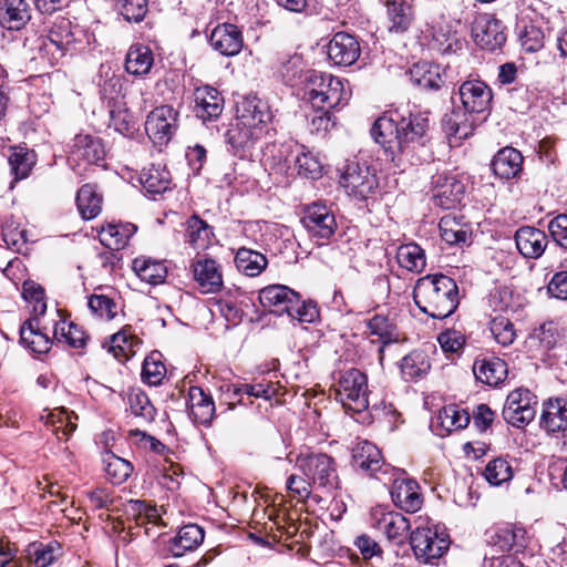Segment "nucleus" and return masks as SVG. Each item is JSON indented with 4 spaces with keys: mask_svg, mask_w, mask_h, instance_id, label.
Wrapping results in <instances>:
<instances>
[{
    "mask_svg": "<svg viewBox=\"0 0 567 567\" xmlns=\"http://www.w3.org/2000/svg\"><path fill=\"white\" fill-rule=\"evenodd\" d=\"M505 27L491 13H480L472 23V37L484 50L495 51L506 42Z\"/></svg>",
    "mask_w": 567,
    "mask_h": 567,
    "instance_id": "nucleus-12",
    "label": "nucleus"
},
{
    "mask_svg": "<svg viewBox=\"0 0 567 567\" xmlns=\"http://www.w3.org/2000/svg\"><path fill=\"white\" fill-rule=\"evenodd\" d=\"M429 128L430 121L425 114L395 109L375 120L371 136L383 146L395 166L419 165L427 159Z\"/></svg>",
    "mask_w": 567,
    "mask_h": 567,
    "instance_id": "nucleus-1",
    "label": "nucleus"
},
{
    "mask_svg": "<svg viewBox=\"0 0 567 567\" xmlns=\"http://www.w3.org/2000/svg\"><path fill=\"white\" fill-rule=\"evenodd\" d=\"M489 330L496 340L503 347L512 344L516 338L514 324L506 317H495L489 322Z\"/></svg>",
    "mask_w": 567,
    "mask_h": 567,
    "instance_id": "nucleus-56",
    "label": "nucleus"
},
{
    "mask_svg": "<svg viewBox=\"0 0 567 567\" xmlns=\"http://www.w3.org/2000/svg\"><path fill=\"white\" fill-rule=\"evenodd\" d=\"M520 43L527 52H536L544 47L545 31L535 22L529 23L520 33Z\"/></svg>",
    "mask_w": 567,
    "mask_h": 567,
    "instance_id": "nucleus-60",
    "label": "nucleus"
},
{
    "mask_svg": "<svg viewBox=\"0 0 567 567\" xmlns=\"http://www.w3.org/2000/svg\"><path fill=\"white\" fill-rule=\"evenodd\" d=\"M271 118L269 105L257 96H246L238 101L236 117L225 133L226 143L233 153L244 157L267 132Z\"/></svg>",
    "mask_w": 567,
    "mask_h": 567,
    "instance_id": "nucleus-2",
    "label": "nucleus"
},
{
    "mask_svg": "<svg viewBox=\"0 0 567 567\" xmlns=\"http://www.w3.org/2000/svg\"><path fill=\"white\" fill-rule=\"evenodd\" d=\"M350 94L343 80L331 74L311 71L305 78L302 99L313 110L331 111L342 107L348 103Z\"/></svg>",
    "mask_w": 567,
    "mask_h": 567,
    "instance_id": "nucleus-4",
    "label": "nucleus"
},
{
    "mask_svg": "<svg viewBox=\"0 0 567 567\" xmlns=\"http://www.w3.org/2000/svg\"><path fill=\"white\" fill-rule=\"evenodd\" d=\"M523 155L514 147H504L497 152L492 161L494 174L502 179H512L519 176L523 171Z\"/></svg>",
    "mask_w": 567,
    "mask_h": 567,
    "instance_id": "nucleus-31",
    "label": "nucleus"
},
{
    "mask_svg": "<svg viewBox=\"0 0 567 567\" xmlns=\"http://www.w3.org/2000/svg\"><path fill=\"white\" fill-rule=\"evenodd\" d=\"M441 238L447 245H463L466 244L471 231L468 226L463 221V217H456L447 214L440 219L439 223Z\"/></svg>",
    "mask_w": 567,
    "mask_h": 567,
    "instance_id": "nucleus-38",
    "label": "nucleus"
},
{
    "mask_svg": "<svg viewBox=\"0 0 567 567\" xmlns=\"http://www.w3.org/2000/svg\"><path fill=\"white\" fill-rule=\"evenodd\" d=\"M178 112L171 105L155 107L146 117L145 132L157 146H164L175 135L178 127Z\"/></svg>",
    "mask_w": 567,
    "mask_h": 567,
    "instance_id": "nucleus-10",
    "label": "nucleus"
},
{
    "mask_svg": "<svg viewBox=\"0 0 567 567\" xmlns=\"http://www.w3.org/2000/svg\"><path fill=\"white\" fill-rule=\"evenodd\" d=\"M141 183L144 188L152 194H162L169 189L171 173L166 167L159 165H151L148 168L143 169L141 174Z\"/></svg>",
    "mask_w": 567,
    "mask_h": 567,
    "instance_id": "nucleus-44",
    "label": "nucleus"
},
{
    "mask_svg": "<svg viewBox=\"0 0 567 567\" xmlns=\"http://www.w3.org/2000/svg\"><path fill=\"white\" fill-rule=\"evenodd\" d=\"M482 117L474 112L466 111L463 106L455 107L442 117V128L450 143L461 142L473 135Z\"/></svg>",
    "mask_w": 567,
    "mask_h": 567,
    "instance_id": "nucleus-14",
    "label": "nucleus"
},
{
    "mask_svg": "<svg viewBox=\"0 0 567 567\" xmlns=\"http://www.w3.org/2000/svg\"><path fill=\"white\" fill-rule=\"evenodd\" d=\"M190 269L203 293H215L223 288L220 266L215 259L207 257L194 259Z\"/></svg>",
    "mask_w": 567,
    "mask_h": 567,
    "instance_id": "nucleus-18",
    "label": "nucleus"
},
{
    "mask_svg": "<svg viewBox=\"0 0 567 567\" xmlns=\"http://www.w3.org/2000/svg\"><path fill=\"white\" fill-rule=\"evenodd\" d=\"M390 494L394 505L406 513H416L422 507L420 485L412 478H395Z\"/></svg>",
    "mask_w": 567,
    "mask_h": 567,
    "instance_id": "nucleus-20",
    "label": "nucleus"
},
{
    "mask_svg": "<svg viewBox=\"0 0 567 567\" xmlns=\"http://www.w3.org/2000/svg\"><path fill=\"white\" fill-rule=\"evenodd\" d=\"M298 174L305 177L317 178L321 175L322 165L310 152L302 151L296 156Z\"/></svg>",
    "mask_w": 567,
    "mask_h": 567,
    "instance_id": "nucleus-61",
    "label": "nucleus"
},
{
    "mask_svg": "<svg viewBox=\"0 0 567 567\" xmlns=\"http://www.w3.org/2000/svg\"><path fill=\"white\" fill-rule=\"evenodd\" d=\"M75 38L71 31V22L61 19L53 24L49 34L42 40L40 51L49 55L52 64L56 63L66 52L74 49Z\"/></svg>",
    "mask_w": 567,
    "mask_h": 567,
    "instance_id": "nucleus-13",
    "label": "nucleus"
},
{
    "mask_svg": "<svg viewBox=\"0 0 567 567\" xmlns=\"http://www.w3.org/2000/svg\"><path fill=\"white\" fill-rule=\"evenodd\" d=\"M209 43L221 55L233 56L241 51L244 40L239 28L231 23L215 27L209 35Z\"/></svg>",
    "mask_w": 567,
    "mask_h": 567,
    "instance_id": "nucleus-24",
    "label": "nucleus"
},
{
    "mask_svg": "<svg viewBox=\"0 0 567 567\" xmlns=\"http://www.w3.org/2000/svg\"><path fill=\"white\" fill-rule=\"evenodd\" d=\"M128 404L131 412L135 416H140L147 422H151L155 419L156 410L144 392L137 391L131 393L128 396Z\"/></svg>",
    "mask_w": 567,
    "mask_h": 567,
    "instance_id": "nucleus-58",
    "label": "nucleus"
},
{
    "mask_svg": "<svg viewBox=\"0 0 567 567\" xmlns=\"http://www.w3.org/2000/svg\"><path fill=\"white\" fill-rule=\"evenodd\" d=\"M484 476L489 484L498 486L513 477V468L507 460L497 457L487 463Z\"/></svg>",
    "mask_w": 567,
    "mask_h": 567,
    "instance_id": "nucleus-53",
    "label": "nucleus"
},
{
    "mask_svg": "<svg viewBox=\"0 0 567 567\" xmlns=\"http://www.w3.org/2000/svg\"><path fill=\"white\" fill-rule=\"evenodd\" d=\"M137 342L135 337L127 334L126 331H120L111 337L107 351L112 352L117 360L123 361L134 351L133 346Z\"/></svg>",
    "mask_w": 567,
    "mask_h": 567,
    "instance_id": "nucleus-54",
    "label": "nucleus"
},
{
    "mask_svg": "<svg viewBox=\"0 0 567 567\" xmlns=\"http://www.w3.org/2000/svg\"><path fill=\"white\" fill-rule=\"evenodd\" d=\"M373 526L383 533L389 540L402 543L410 529L409 519L398 512H384L382 508L372 511Z\"/></svg>",
    "mask_w": 567,
    "mask_h": 567,
    "instance_id": "nucleus-19",
    "label": "nucleus"
},
{
    "mask_svg": "<svg viewBox=\"0 0 567 567\" xmlns=\"http://www.w3.org/2000/svg\"><path fill=\"white\" fill-rule=\"evenodd\" d=\"M103 462L105 465V473L113 484L120 485L124 483L133 472V465L128 461L113 454L112 452H107L104 455Z\"/></svg>",
    "mask_w": 567,
    "mask_h": 567,
    "instance_id": "nucleus-50",
    "label": "nucleus"
},
{
    "mask_svg": "<svg viewBox=\"0 0 567 567\" xmlns=\"http://www.w3.org/2000/svg\"><path fill=\"white\" fill-rule=\"evenodd\" d=\"M396 259L402 268L421 272L426 265L424 250L415 243L404 244L398 248Z\"/></svg>",
    "mask_w": 567,
    "mask_h": 567,
    "instance_id": "nucleus-45",
    "label": "nucleus"
},
{
    "mask_svg": "<svg viewBox=\"0 0 567 567\" xmlns=\"http://www.w3.org/2000/svg\"><path fill=\"white\" fill-rule=\"evenodd\" d=\"M296 466L313 484L316 489L332 494L341 487L336 461L326 453L300 454Z\"/></svg>",
    "mask_w": 567,
    "mask_h": 567,
    "instance_id": "nucleus-5",
    "label": "nucleus"
},
{
    "mask_svg": "<svg viewBox=\"0 0 567 567\" xmlns=\"http://www.w3.org/2000/svg\"><path fill=\"white\" fill-rule=\"evenodd\" d=\"M458 95L462 106L485 121L492 111L493 90L481 79L464 81L458 87Z\"/></svg>",
    "mask_w": 567,
    "mask_h": 567,
    "instance_id": "nucleus-11",
    "label": "nucleus"
},
{
    "mask_svg": "<svg viewBox=\"0 0 567 567\" xmlns=\"http://www.w3.org/2000/svg\"><path fill=\"white\" fill-rule=\"evenodd\" d=\"M515 243L518 251L525 258L537 259L545 252L548 238L545 231L536 227L523 226L515 233Z\"/></svg>",
    "mask_w": 567,
    "mask_h": 567,
    "instance_id": "nucleus-26",
    "label": "nucleus"
},
{
    "mask_svg": "<svg viewBox=\"0 0 567 567\" xmlns=\"http://www.w3.org/2000/svg\"><path fill=\"white\" fill-rule=\"evenodd\" d=\"M159 352H152L144 359L142 367V380L148 385H159L166 375V368L162 362Z\"/></svg>",
    "mask_w": 567,
    "mask_h": 567,
    "instance_id": "nucleus-52",
    "label": "nucleus"
},
{
    "mask_svg": "<svg viewBox=\"0 0 567 567\" xmlns=\"http://www.w3.org/2000/svg\"><path fill=\"white\" fill-rule=\"evenodd\" d=\"M0 234L6 245L17 251H21L27 244V231L20 229V224L13 217H6L0 221Z\"/></svg>",
    "mask_w": 567,
    "mask_h": 567,
    "instance_id": "nucleus-51",
    "label": "nucleus"
},
{
    "mask_svg": "<svg viewBox=\"0 0 567 567\" xmlns=\"http://www.w3.org/2000/svg\"><path fill=\"white\" fill-rule=\"evenodd\" d=\"M540 425L551 434L567 431V398H558L545 404Z\"/></svg>",
    "mask_w": 567,
    "mask_h": 567,
    "instance_id": "nucleus-33",
    "label": "nucleus"
},
{
    "mask_svg": "<svg viewBox=\"0 0 567 567\" xmlns=\"http://www.w3.org/2000/svg\"><path fill=\"white\" fill-rule=\"evenodd\" d=\"M194 112L203 123L214 122L219 118L225 107L221 93L212 85H202L194 90Z\"/></svg>",
    "mask_w": 567,
    "mask_h": 567,
    "instance_id": "nucleus-16",
    "label": "nucleus"
},
{
    "mask_svg": "<svg viewBox=\"0 0 567 567\" xmlns=\"http://www.w3.org/2000/svg\"><path fill=\"white\" fill-rule=\"evenodd\" d=\"M268 260L265 255L257 250L240 247L235 256L237 269L248 277L260 275L267 267Z\"/></svg>",
    "mask_w": 567,
    "mask_h": 567,
    "instance_id": "nucleus-41",
    "label": "nucleus"
},
{
    "mask_svg": "<svg viewBox=\"0 0 567 567\" xmlns=\"http://www.w3.org/2000/svg\"><path fill=\"white\" fill-rule=\"evenodd\" d=\"M105 158L102 140L89 134L76 135L70 146V159L99 165Z\"/></svg>",
    "mask_w": 567,
    "mask_h": 567,
    "instance_id": "nucleus-23",
    "label": "nucleus"
},
{
    "mask_svg": "<svg viewBox=\"0 0 567 567\" xmlns=\"http://www.w3.org/2000/svg\"><path fill=\"white\" fill-rule=\"evenodd\" d=\"M59 334L73 348H83L89 339L85 331L73 322L66 324L65 321H62L58 323L54 329V337L58 339Z\"/></svg>",
    "mask_w": 567,
    "mask_h": 567,
    "instance_id": "nucleus-55",
    "label": "nucleus"
},
{
    "mask_svg": "<svg viewBox=\"0 0 567 567\" xmlns=\"http://www.w3.org/2000/svg\"><path fill=\"white\" fill-rule=\"evenodd\" d=\"M154 64V54L148 45L142 43L132 44L125 55L124 68L134 76L147 75Z\"/></svg>",
    "mask_w": 567,
    "mask_h": 567,
    "instance_id": "nucleus-32",
    "label": "nucleus"
},
{
    "mask_svg": "<svg viewBox=\"0 0 567 567\" xmlns=\"http://www.w3.org/2000/svg\"><path fill=\"white\" fill-rule=\"evenodd\" d=\"M411 82L424 90L439 91L445 83V71L435 63L420 61L410 69Z\"/></svg>",
    "mask_w": 567,
    "mask_h": 567,
    "instance_id": "nucleus-27",
    "label": "nucleus"
},
{
    "mask_svg": "<svg viewBox=\"0 0 567 567\" xmlns=\"http://www.w3.org/2000/svg\"><path fill=\"white\" fill-rule=\"evenodd\" d=\"M450 544L445 527L439 524L420 526L410 535V545L415 558L424 564H433L441 558L447 551Z\"/></svg>",
    "mask_w": 567,
    "mask_h": 567,
    "instance_id": "nucleus-6",
    "label": "nucleus"
},
{
    "mask_svg": "<svg viewBox=\"0 0 567 567\" xmlns=\"http://www.w3.org/2000/svg\"><path fill=\"white\" fill-rule=\"evenodd\" d=\"M368 330L372 336L379 338L381 343L380 352L388 344L398 342L400 340V333L396 324L388 316L374 315L367 323Z\"/></svg>",
    "mask_w": 567,
    "mask_h": 567,
    "instance_id": "nucleus-40",
    "label": "nucleus"
},
{
    "mask_svg": "<svg viewBox=\"0 0 567 567\" xmlns=\"http://www.w3.org/2000/svg\"><path fill=\"white\" fill-rule=\"evenodd\" d=\"M133 270L138 278L150 285L163 284L167 277V267L164 261L150 257H137L133 260Z\"/></svg>",
    "mask_w": 567,
    "mask_h": 567,
    "instance_id": "nucleus-39",
    "label": "nucleus"
},
{
    "mask_svg": "<svg viewBox=\"0 0 567 567\" xmlns=\"http://www.w3.org/2000/svg\"><path fill=\"white\" fill-rule=\"evenodd\" d=\"M341 183L351 195L361 199L368 198L378 186L377 177L370 167L355 162L347 164Z\"/></svg>",
    "mask_w": 567,
    "mask_h": 567,
    "instance_id": "nucleus-15",
    "label": "nucleus"
},
{
    "mask_svg": "<svg viewBox=\"0 0 567 567\" xmlns=\"http://www.w3.org/2000/svg\"><path fill=\"white\" fill-rule=\"evenodd\" d=\"M11 174L14 177V182L27 178L34 164L35 153L25 148H16L8 158Z\"/></svg>",
    "mask_w": 567,
    "mask_h": 567,
    "instance_id": "nucleus-47",
    "label": "nucleus"
},
{
    "mask_svg": "<svg viewBox=\"0 0 567 567\" xmlns=\"http://www.w3.org/2000/svg\"><path fill=\"white\" fill-rule=\"evenodd\" d=\"M214 236L213 227L197 215L190 216L185 223V243L196 250L208 248Z\"/></svg>",
    "mask_w": 567,
    "mask_h": 567,
    "instance_id": "nucleus-37",
    "label": "nucleus"
},
{
    "mask_svg": "<svg viewBox=\"0 0 567 567\" xmlns=\"http://www.w3.org/2000/svg\"><path fill=\"white\" fill-rule=\"evenodd\" d=\"M205 532L196 524H187L178 529L165 546V550L173 557H183L196 550L204 542Z\"/></svg>",
    "mask_w": 567,
    "mask_h": 567,
    "instance_id": "nucleus-22",
    "label": "nucleus"
},
{
    "mask_svg": "<svg viewBox=\"0 0 567 567\" xmlns=\"http://www.w3.org/2000/svg\"><path fill=\"white\" fill-rule=\"evenodd\" d=\"M336 398L348 411H365L369 408L368 377L355 368L341 372L336 384Z\"/></svg>",
    "mask_w": 567,
    "mask_h": 567,
    "instance_id": "nucleus-7",
    "label": "nucleus"
},
{
    "mask_svg": "<svg viewBox=\"0 0 567 567\" xmlns=\"http://www.w3.org/2000/svg\"><path fill=\"white\" fill-rule=\"evenodd\" d=\"M31 18L24 0H4L0 7V24L9 30H20Z\"/></svg>",
    "mask_w": 567,
    "mask_h": 567,
    "instance_id": "nucleus-36",
    "label": "nucleus"
},
{
    "mask_svg": "<svg viewBox=\"0 0 567 567\" xmlns=\"http://www.w3.org/2000/svg\"><path fill=\"white\" fill-rule=\"evenodd\" d=\"M76 205L84 219L95 218L102 210V196L97 194L96 186L92 184L83 185L78 190Z\"/></svg>",
    "mask_w": 567,
    "mask_h": 567,
    "instance_id": "nucleus-43",
    "label": "nucleus"
},
{
    "mask_svg": "<svg viewBox=\"0 0 567 567\" xmlns=\"http://www.w3.org/2000/svg\"><path fill=\"white\" fill-rule=\"evenodd\" d=\"M360 53L358 40L347 32H337L328 44V56L336 65H352Z\"/></svg>",
    "mask_w": 567,
    "mask_h": 567,
    "instance_id": "nucleus-21",
    "label": "nucleus"
},
{
    "mask_svg": "<svg viewBox=\"0 0 567 567\" xmlns=\"http://www.w3.org/2000/svg\"><path fill=\"white\" fill-rule=\"evenodd\" d=\"M413 298L423 313L433 319H445L458 306V288L451 277L427 275L416 281Z\"/></svg>",
    "mask_w": 567,
    "mask_h": 567,
    "instance_id": "nucleus-3",
    "label": "nucleus"
},
{
    "mask_svg": "<svg viewBox=\"0 0 567 567\" xmlns=\"http://www.w3.org/2000/svg\"><path fill=\"white\" fill-rule=\"evenodd\" d=\"M135 230L136 227L132 224H109L106 227L102 228L100 233V241L112 250H120L127 245Z\"/></svg>",
    "mask_w": 567,
    "mask_h": 567,
    "instance_id": "nucleus-42",
    "label": "nucleus"
},
{
    "mask_svg": "<svg viewBox=\"0 0 567 567\" xmlns=\"http://www.w3.org/2000/svg\"><path fill=\"white\" fill-rule=\"evenodd\" d=\"M189 416L195 423L208 426L215 415V403L209 393L200 386H190L188 390Z\"/></svg>",
    "mask_w": 567,
    "mask_h": 567,
    "instance_id": "nucleus-29",
    "label": "nucleus"
},
{
    "mask_svg": "<svg viewBox=\"0 0 567 567\" xmlns=\"http://www.w3.org/2000/svg\"><path fill=\"white\" fill-rule=\"evenodd\" d=\"M117 8L123 18L128 22H141L147 11V0H117Z\"/></svg>",
    "mask_w": 567,
    "mask_h": 567,
    "instance_id": "nucleus-59",
    "label": "nucleus"
},
{
    "mask_svg": "<svg viewBox=\"0 0 567 567\" xmlns=\"http://www.w3.org/2000/svg\"><path fill=\"white\" fill-rule=\"evenodd\" d=\"M400 368L404 379L413 381L425 375L431 364L423 352L412 351L402 359Z\"/></svg>",
    "mask_w": 567,
    "mask_h": 567,
    "instance_id": "nucleus-48",
    "label": "nucleus"
},
{
    "mask_svg": "<svg viewBox=\"0 0 567 567\" xmlns=\"http://www.w3.org/2000/svg\"><path fill=\"white\" fill-rule=\"evenodd\" d=\"M97 85L104 99H115L122 91L123 76L115 73L109 63H102L97 73Z\"/></svg>",
    "mask_w": 567,
    "mask_h": 567,
    "instance_id": "nucleus-46",
    "label": "nucleus"
},
{
    "mask_svg": "<svg viewBox=\"0 0 567 567\" xmlns=\"http://www.w3.org/2000/svg\"><path fill=\"white\" fill-rule=\"evenodd\" d=\"M60 549L56 542L44 544H33L28 550L30 560L37 567H48L55 559V551Z\"/></svg>",
    "mask_w": 567,
    "mask_h": 567,
    "instance_id": "nucleus-57",
    "label": "nucleus"
},
{
    "mask_svg": "<svg viewBox=\"0 0 567 567\" xmlns=\"http://www.w3.org/2000/svg\"><path fill=\"white\" fill-rule=\"evenodd\" d=\"M536 404L537 398L528 389L513 390L506 398L503 419L515 427H524L534 420Z\"/></svg>",
    "mask_w": 567,
    "mask_h": 567,
    "instance_id": "nucleus-9",
    "label": "nucleus"
},
{
    "mask_svg": "<svg viewBox=\"0 0 567 567\" xmlns=\"http://www.w3.org/2000/svg\"><path fill=\"white\" fill-rule=\"evenodd\" d=\"M433 200L436 206L443 209H451L461 203L465 186L454 176L439 175L433 179Z\"/></svg>",
    "mask_w": 567,
    "mask_h": 567,
    "instance_id": "nucleus-25",
    "label": "nucleus"
},
{
    "mask_svg": "<svg viewBox=\"0 0 567 567\" xmlns=\"http://www.w3.org/2000/svg\"><path fill=\"white\" fill-rule=\"evenodd\" d=\"M470 420V414L455 404L444 406L437 415V421L447 432L465 429Z\"/></svg>",
    "mask_w": 567,
    "mask_h": 567,
    "instance_id": "nucleus-49",
    "label": "nucleus"
},
{
    "mask_svg": "<svg viewBox=\"0 0 567 567\" xmlns=\"http://www.w3.org/2000/svg\"><path fill=\"white\" fill-rule=\"evenodd\" d=\"M517 534L511 526H503L495 529L489 543L493 548L499 551H509L516 545Z\"/></svg>",
    "mask_w": 567,
    "mask_h": 567,
    "instance_id": "nucleus-63",
    "label": "nucleus"
},
{
    "mask_svg": "<svg viewBox=\"0 0 567 567\" xmlns=\"http://www.w3.org/2000/svg\"><path fill=\"white\" fill-rule=\"evenodd\" d=\"M287 316L299 322L311 323L319 317V310L313 301H303L298 293V301L293 303Z\"/></svg>",
    "mask_w": 567,
    "mask_h": 567,
    "instance_id": "nucleus-62",
    "label": "nucleus"
},
{
    "mask_svg": "<svg viewBox=\"0 0 567 567\" xmlns=\"http://www.w3.org/2000/svg\"><path fill=\"white\" fill-rule=\"evenodd\" d=\"M258 299L265 310L282 316L298 301V292L285 285H270L259 290Z\"/></svg>",
    "mask_w": 567,
    "mask_h": 567,
    "instance_id": "nucleus-17",
    "label": "nucleus"
},
{
    "mask_svg": "<svg viewBox=\"0 0 567 567\" xmlns=\"http://www.w3.org/2000/svg\"><path fill=\"white\" fill-rule=\"evenodd\" d=\"M473 371L477 381L496 386L506 379L507 365L499 358L477 359Z\"/></svg>",
    "mask_w": 567,
    "mask_h": 567,
    "instance_id": "nucleus-35",
    "label": "nucleus"
},
{
    "mask_svg": "<svg viewBox=\"0 0 567 567\" xmlns=\"http://www.w3.org/2000/svg\"><path fill=\"white\" fill-rule=\"evenodd\" d=\"M300 221L308 235L318 244L320 240H329L337 230L336 216L322 202L305 205Z\"/></svg>",
    "mask_w": 567,
    "mask_h": 567,
    "instance_id": "nucleus-8",
    "label": "nucleus"
},
{
    "mask_svg": "<svg viewBox=\"0 0 567 567\" xmlns=\"http://www.w3.org/2000/svg\"><path fill=\"white\" fill-rule=\"evenodd\" d=\"M20 343L30 352L37 354L48 353L52 346V340L41 327L37 317L25 320L20 327Z\"/></svg>",
    "mask_w": 567,
    "mask_h": 567,
    "instance_id": "nucleus-28",
    "label": "nucleus"
},
{
    "mask_svg": "<svg viewBox=\"0 0 567 567\" xmlns=\"http://www.w3.org/2000/svg\"><path fill=\"white\" fill-rule=\"evenodd\" d=\"M547 228L556 245L567 250V214H558L551 218Z\"/></svg>",
    "mask_w": 567,
    "mask_h": 567,
    "instance_id": "nucleus-64",
    "label": "nucleus"
},
{
    "mask_svg": "<svg viewBox=\"0 0 567 567\" xmlns=\"http://www.w3.org/2000/svg\"><path fill=\"white\" fill-rule=\"evenodd\" d=\"M386 7L389 31L394 33L406 32L414 21L412 6L406 0H383Z\"/></svg>",
    "mask_w": 567,
    "mask_h": 567,
    "instance_id": "nucleus-34",
    "label": "nucleus"
},
{
    "mask_svg": "<svg viewBox=\"0 0 567 567\" xmlns=\"http://www.w3.org/2000/svg\"><path fill=\"white\" fill-rule=\"evenodd\" d=\"M352 465L362 472L374 475L384 466V460L378 446L369 441H359L352 449Z\"/></svg>",
    "mask_w": 567,
    "mask_h": 567,
    "instance_id": "nucleus-30",
    "label": "nucleus"
}]
</instances>
